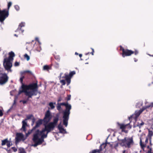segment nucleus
<instances>
[{"instance_id": "obj_1", "label": "nucleus", "mask_w": 153, "mask_h": 153, "mask_svg": "<svg viewBox=\"0 0 153 153\" xmlns=\"http://www.w3.org/2000/svg\"><path fill=\"white\" fill-rule=\"evenodd\" d=\"M59 115L58 114L56 115L53 118L52 122H51L45 125L44 128L42 129L41 131L37 129L33 136L32 140L34 143L33 146L36 147L38 145L41 144L44 141V139L47 137L48 134L53 130L57 125L59 120Z\"/></svg>"}, {"instance_id": "obj_2", "label": "nucleus", "mask_w": 153, "mask_h": 153, "mask_svg": "<svg viewBox=\"0 0 153 153\" xmlns=\"http://www.w3.org/2000/svg\"><path fill=\"white\" fill-rule=\"evenodd\" d=\"M61 105L65 107V109L63 112V124L66 127L68 124V121L70 114V110L71 109V106L68 102L61 103Z\"/></svg>"}, {"instance_id": "obj_3", "label": "nucleus", "mask_w": 153, "mask_h": 153, "mask_svg": "<svg viewBox=\"0 0 153 153\" xmlns=\"http://www.w3.org/2000/svg\"><path fill=\"white\" fill-rule=\"evenodd\" d=\"M25 86L26 90L27 91L28 98H32L33 95H36L38 91V86L37 82L32 83L28 85H25Z\"/></svg>"}, {"instance_id": "obj_4", "label": "nucleus", "mask_w": 153, "mask_h": 153, "mask_svg": "<svg viewBox=\"0 0 153 153\" xmlns=\"http://www.w3.org/2000/svg\"><path fill=\"white\" fill-rule=\"evenodd\" d=\"M119 145L127 149L131 148L134 144L132 137H125L123 139L119 140Z\"/></svg>"}, {"instance_id": "obj_5", "label": "nucleus", "mask_w": 153, "mask_h": 153, "mask_svg": "<svg viewBox=\"0 0 153 153\" xmlns=\"http://www.w3.org/2000/svg\"><path fill=\"white\" fill-rule=\"evenodd\" d=\"M120 50L122 51V55L123 57L130 56L133 54H134L135 55H137L139 53V51L137 50H135L134 51H133L127 49H125L121 45L120 46Z\"/></svg>"}, {"instance_id": "obj_6", "label": "nucleus", "mask_w": 153, "mask_h": 153, "mask_svg": "<svg viewBox=\"0 0 153 153\" xmlns=\"http://www.w3.org/2000/svg\"><path fill=\"white\" fill-rule=\"evenodd\" d=\"M52 118V115L51 112L49 110H47L45 114L44 118L42 119L44 126L48 124V123L50 121Z\"/></svg>"}, {"instance_id": "obj_7", "label": "nucleus", "mask_w": 153, "mask_h": 153, "mask_svg": "<svg viewBox=\"0 0 153 153\" xmlns=\"http://www.w3.org/2000/svg\"><path fill=\"white\" fill-rule=\"evenodd\" d=\"M25 78V76H22L20 78V81L21 83L22 84L21 88L22 90H19L18 92V94L19 95L22 93H24L25 95L28 96V93H29L27 92V91L25 87V84L23 83V79Z\"/></svg>"}, {"instance_id": "obj_8", "label": "nucleus", "mask_w": 153, "mask_h": 153, "mask_svg": "<svg viewBox=\"0 0 153 153\" xmlns=\"http://www.w3.org/2000/svg\"><path fill=\"white\" fill-rule=\"evenodd\" d=\"M130 122L126 125L123 123H120L119 122L117 123V127L120 129L121 130L122 132H124L126 133H127L128 131L125 130L126 127L128 126V128L131 129V126L130 125Z\"/></svg>"}, {"instance_id": "obj_9", "label": "nucleus", "mask_w": 153, "mask_h": 153, "mask_svg": "<svg viewBox=\"0 0 153 153\" xmlns=\"http://www.w3.org/2000/svg\"><path fill=\"white\" fill-rule=\"evenodd\" d=\"M26 139L24 134L21 133H17L16 134V137L15 138V143L17 144L20 141H24Z\"/></svg>"}, {"instance_id": "obj_10", "label": "nucleus", "mask_w": 153, "mask_h": 153, "mask_svg": "<svg viewBox=\"0 0 153 153\" xmlns=\"http://www.w3.org/2000/svg\"><path fill=\"white\" fill-rule=\"evenodd\" d=\"M33 115L32 114H30L26 116V118L22 122V127L21 129V130H23L25 132L26 129V127L27 126V123L26 121L29 119H31L32 117H33Z\"/></svg>"}, {"instance_id": "obj_11", "label": "nucleus", "mask_w": 153, "mask_h": 153, "mask_svg": "<svg viewBox=\"0 0 153 153\" xmlns=\"http://www.w3.org/2000/svg\"><path fill=\"white\" fill-rule=\"evenodd\" d=\"M8 77L6 74H0V84L3 85L8 81Z\"/></svg>"}, {"instance_id": "obj_12", "label": "nucleus", "mask_w": 153, "mask_h": 153, "mask_svg": "<svg viewBox=\"0 0 153 153\" xmlns=\"http://www.w3.org/2000/svg\"><path fill=\"white\" fill-rule=\"evenodd\" d=\"M76 74L75 71H71L68 75L65 74V79L67 82V85H68L70 84L71 82V79L72 76Z\"/></svg>"}, {"instance_id": "obj_13", "label": "nucleus", "mask_w": 153, "mask_h": 153, "mask_svg": "<svg viewBox=\"0 0 153 153\" xmlns=\"http://www.w3.org/2000/svg\"><path fill=\"white\" fill-rule=\"evenodd\" d=\"M3 65L4 68L7 70H10L12 66V63L10 62V60L7 59V58L4 59Z\"/></svg>"}, {"instance_id": "obj_14", "label": "nucleus", "mask_w": 153, "mask_h": 153, "mask_svg": "<svg viewBox=\"0 0 153 153\" xmlns=\"http://www.w3.org/2000/svg\"><path fill=\"white\" fill-rule=\"evenodd\" d=\"M107 144H109V143L106 142L105 143H103L99 147V149H96L92 150L90 151L89 153H101V151L102 150V147L105 148L107 146Z\"/></svg>"}, {"instance_id": "obj_15", "label": "nucleus", "mask_w": 153, "mask_h": 153, "mask_svg": "<svg viewBox=\"0 0 153 153\" xmlns=\"http://www.w3.org/2000/svg\"><path fill=\"white\" fill-rule=\"evenodd\" d=\"M141 113L142 112L140 110L138 111H136L134 114H132L130 117H129L128 119L130 121V123L131 122L132 119L136 120L137 118L139 117Z\"/></svg>"}, {"instance_id": "obj_16", "label": "nucleus", "mask_w": 153, "mask_h": 153, "mask_svg": "<svg viewBox=\"0 0 153 153\" xmlns=\"http://www.w3.org/2000/svg\"><path fill=\"white\" fill-rule=\"evenodd\" d=\"M25 23L21 22L20 23L18 26L17 29L15 30V32H18L19 33H22L24 32V30H22V28L25 26Z\"/></svg>"}, {"instance_id": "obj_17", "label": "nucleus", "mask_w": 153, "mask_h": 153, "mask_svg": "<svg viewBox=\"0 0 153 153\" xmlns=\"http://www.w3.org/2000/svg\"><path fill=\"white\" fill-rule=\"evenodd\" d=\"M148 139L147 137H146L145 142V143H143L142 142L141 138H140V146L141 148L144 150V148L146 146V144L148 143Z\"/></svg>"}, {"instance_id": "obj_18", "label": "nucleus", "mask_w": 153, "mask_h": 153, "mask_svg": "<svg viewBox=\"0 0 153 153\" xmlns=\"http://www.w3.org/2000/svg\"><path fill=\"white\" fill-rule=\"evenodd\" d=\"M153 107V102L150 103L149 105H147L143 107L142 108L139 110L142 113L145 109L149 108H152Z\"/></svg>"}, {"instance_id": "obj_19", "label": "nucleus", "mask_w": 153, "mask_h": 153, "mask_svg": "<svg viewBox=\"0 0 153 153\" xmlns=\"http://www.w3.org/2000/svg\"><path fill=\"white\" fill-rule=\"evenodd\" d=\"M43 122V120L42 119H40L36 122V125L33 128V129L35 130L36 128L39 127L42 124Z\"/></svg>"}, {"instance_id": "obj_20", "label": "nucleus", "mask_w": 153, "mask_h": 153, "mask_svg": "<svg viewBox=\"0 0 153 153\" xmlns=\"http://www.w3.org/2000/svg\"><path fill=\"white\" fill-rule=\"evenodd\" d=\"M9 54V56L8 58H7V59H8L10 60H13V58L15 56V54L13 51L10 52Z\"/></svg>"}, {"instance_id": "obj_21", "label": "nucleus", "mask_w": 153, "mask_h": 153, "mask_svg": "<svg viewBox=\"0 0 153 153\" xmlns=\"http://www.w3.org/2000/svg\"><path fill=\"white\" fill-rule=\"evenodd\" d=\"M152 136H153V132L149 129V133L147 135V137L149 138V139H152Z\"/></svg>"}, {"instance_id": "obj_22", "label": "nucleus", "mask_w": 153, "mask_h": 153, "mask_svg": "<svg viewBox=\"0 0 153 153\" xmlns=\"http://www.w3.org/2000/svg\"><path fill=\"white\" fill-rule=\"evenodd\" d=\"M34 130H35L34 129H33V128L31 130H29L28 131V132L27 133H26L25 134V137H26V138L27 137H28L29 135L32 133V131H33Z\"/></svg>"}, {"instance_id": "obj_23", "label": "nucleus", "mask_w": 153, "mask_h": 153, "mask_svg": "<svg viewBox=\"0 0 153 153\" xmlns=\"http://www.w3.org/2000/svg\"><path fill=\"white\" fill-rule=\"evenodd\" d=\"M8 140L7 138H6L4 140H2L1 145L2 146H4L8 142Z\"/></svg>"}, {"instance_id": "obj_24", "label": "nucleus", "mask_w": 153, "mask_h": 153, "mask_svg": "<svg viewBox=\"0 0 153 153\" xmlns=\"http://www.w3.org/2000/svg\"><path fill=\"white\" fill-rule=\"evenodd\" d=\"M26 73H28L29 74H30L31 75H32V72L30 71H24L23 72L21 73V77H22V76H23V74H24Z\"/></svg>"}, {"instance_id": "obj_25", "label": "nucleus", "mask_w": 153, "mask_h": 153, "mask_svg": "<svg viewBox=\"0 0 153 153\" xmlns=\"http://www.w3.org/2000/svg\"><path fill=\"white\" fill-rule=\"evenodd\" d=\"M144 124V123L143 121H142L141 123H138L136 126L139 127L140 128Z\"/></svg>"}, {"instance_id": "obj_26", "label": "nucleus", "mask_w": 153, "mask_h": 153, "mask_svg": "<svg viewBox=\"0 0 153 153\" xmlns=\"http://www.w3.org/2000/svg\"><path fill=\"white\" fill-rule=\"evenodd\" d=\"M61 103H58V105L56 107V108L57 110L58 111H60L61 109V105H61Z\"/></svg>"}, {"instance_id": "obj_27", "label": "nucleus", "mask_w": 153, "mask_h": 153, "mask_svg": "<svg viewBox=\"0 0 153 153\" xmlns=\"http://www.w3.org/2000/svg\"><path fill=\"white\" fill-rule=\"evenodd\" d=\"M12 144L11 141L8 140V142L7 144V146L8 148L10 147L12 145Z\"/></svg>"}, {"instance_id": "obj_28", "label": "nucleus", "mask_w": 153, "mask_h": 153, "mask_svg": "<svg viewBox=\"0 0 153 153\" xmlns=\"http://www.w3.org/2000/svg\"><path fill=\"white\" fill-rule=\"evenodd\" d=\"M49 105L52 109H53L55 108V106L53 104L52 102H50Z\"/></svg>"}, {"instance_id": "obj_29", "label": "nucleus", "mask_w": 153, "mask_h": 153, "mask_svg": "<svg viewBox=\"0 0 153 153\" xmlns=\"http://www.w3.org/2000/svg\"><path fill=\"white\" fill-rule=\"evenodd\" d=\"M50 69V67L48 65H45L43 66V69L44 70H48Z\"/></svg>"}, {"instance_id": "obj_30", "label": "nucleus", "mask_w": 153, "mask_h": 153, "mask_svg": "<svg viewBox=\"0 0 153 153\" xmlns=\"http://www.w3.org/2000/svg\"><path fill=\"white\" fill-rule=\"evenodd\" d=\"M24 58H26L27 61L29 60L30 57L27 54H25L24 55Z\"/></svg>"}, {"instance_id": "obj_31", "label": "nucleus", "mask_w": 153, "mask_h": 153, "mask_svg": "<svg viewBox=\"0 0 153 153\" xmlns=\"http://www.w3.org/2000/svg\"><path fill=\"white\" fill-rule=\"evenodd\" d=\"M59 131L61 133H64L66 132L65 130V129L63 128H61L59 130Z\"/></svg>"}, {"instance_id": "obj_32", "label": "nucleus", "mask_w": 153, "mask_h": 153, "mask_svg": "<svg viewBox=\"0 0 153 153\" xmlns=\"http://www.w3.org/2000/svg\"><path fill=\"white\" fill-rule=\"evenodd\" d=\"M60 82L62 85H64L65 84V80H60Z\"/></svg>"}, {"instance_id": "obj_33", "label": "nucleus", "mask_w": 153, "mask_h": 153, "mask_svg": "<svg viewBox=\"0 0 153 153\" xmlns=\"http://www.w3.org/2000/svg\"><path fill=\"white\" fill-rule=\"evenodd\" d=\"M14 8L17 11L19 10L20 8L19 6L18 5H15L14 6Z\"/></svg>"}, {"instance_id": "obj_34", "label": "nucleus", "mask_w": 153, "mask_h": 153, "mask_svg": "<svg viewBox=\"0 0 153 153\" xmlns=\"http://www.w3.org/2000/svg\"><path fill=\"white\" fill-rule=\"evenodd\" d=\"M20 152V153H26L24 149H19Z\"/></svg>"}, {"instance_id": "obj_35", "label": "nucleus", "mask_w": 153, "mask_h": 153, "mask_svg": "<svg viewBox=\"0 0 153 153\" xmlns=\"http://www.w3.org/2000/svg\"><path fill=\"white\" fill-rule=\"evenodd\" d=\"M35 121V119L34 117H33V118L32 119V125L33 126L34 124Z\"/></svg>"}, {"instance_id": "obj_36", "label": "nucleus", "mask_w": 153, "mask_h": 153, "mask_svg": "<svg viewBox=\"0 0 153 153\" xmlns=\"http://www.w3.org/2000/svg\"><path fill=\"white\" fill-rule=\"evenodd\" d=\"M55 58L58 61H59L60 59V57L58 56H55Z\"/></svg>"}, {"instance_id": "obj_37", "label": "nucleus", "mask_w": 153, "mask_h": 153, "mask_svg": "<svg viewBox=\"0 0 153 153\" xmlns=\"http://www.w3.org/2000/svg\"><path fill=\"white\" fill-rule=\"evenodd\" d=\"M119 144V143H117L114 145V148L116 149L118 147Z\"/></svg>"}, {"instance_id": "obj_38", "label": "nucleus", "mask_w": 153, "mask_h": 153, "mask_svg": "<svg viewBox=\"0 0 153 153\" xmlns=\"http://www.w3.org/2000/svg\"><path fill=\"white\" fill-rule=\"evenodd\" d=\"M11 149L13 150L14 152H16L17 150V149L14 147H12Z\"/></svg>"}, {"instance_id": "obj_39", "label": "nucleus", "mask_w": 153, "mask_h": 153, "mask_svg": "<svg viewBox=\"0 0 153 153\" xmlns=\"http://www.w3.org/2000/svg\"><path fill=\"white\" fill-rule=\"evenodd\" d=\"M71 95H68L67 96V97L66 100H67L68 101L71 99Z\"/></svg>"}, {"instance_id": "obj_40", "label": "nucleus", "mask_w": 153, "mask_h": 153, "mask_svg": "<svg viewBox=\"0 0 153 153\" xmlns=\"http://www.w3.org/2000/svg\"><path fill=\"white\" fill-rule=\"evenodd\" d=\"M12 5V3L11 2H9L8 4V8L9 9L10 7Z\"/></svg>"}, {"instance_id": "obj_41", "label": "nucleus", "mask_w": 153, "mask_h": 153, "mask_svg": "<svg viewBox=\"0 0 153 153\" xmlns=\"http://www.w3.org/2000/svg\"><path fill=\"white\" fill-rule=\"evenodd\" d=\"M19 62H15L14 64V65L15 66H19Z\"/></svg>"}, {"instance_id": "obj_42", "label": "nucleus", "mask_w": 153, "mask_h": 153, "mask_svg": "<svg viewBox=\"0 0 153 153\" xmlns=\"http://www.w3.org/2000/svg\"><path fill=\"white\" fill-rule=\"evenodd\" d=\"M62 125H61V123L58 125V128L59 130L60 129V128H62Z\"/></svg>"}, {"instance_id": "obj_43", "label": "nucleus", "mask_w": 153, "mask_h": 153, "mask_svg": "<svg viewBox=\"0 0 153 153\" xmlns=\"http://www.w3.org/2000/svg\"><path fill=\"white\" fill-rule=\"evenodd\" d=\"M91 49L92 50V51L90 53L92 55H94V49L93 48H91Z\"/></svg>"}, {"instance_id": "obj_44", "label": "nucleus", "mask_w": 153, "mask_h": 153, "mask_svg": "<svg viewBox=\"0 0 153 153\" xmlns=\"http://www.w3.org/2000/svg\"><path fill=\"white\" fill-rule=\"evenodd\" d=\"M147 148L148 149H149V150H150V149H152V147L150 146H147Z\"/></svg>"}, {"instance_id": "obj_45", "label": "nucleus", "mask_w": 153, "mask_h": 153, "mask_svg": "<svg viewBox=\"0 0 153 153\" xmlns=\"http://www.w3.org/2000/svg\"><path fill=\"white\" fill-rule=\"evenodd\" d=\"M3 115V113L2 110H0V117L2 116Z\"/></svg>"}, {"instance_id": "obj_46", "label": "nucleus", "mask_w": 153, "mask_h": 153, "mask_svg": "<svg viewBox=\"0 0 153 153\" xmlns=\"http://www.w3.org/2000/svg\"><path fill=\"white\" fill-rule=\"evenodd\" d=\"M152 149H150V150H149L148 151L147 153H153L152 152Z\"/></svg>"}, {"instance_id": "obj_47", "label": "nucleus", "mask_w": 153, "mask_h": 153, "mask_svg": "<svg viewBox=\"0 0 153 153\" xmlns=\"http://www.w3.org/2000/svg\"><path fill=\"white\" fill-rule=\"evenodd\" d=\"M122 153H128L126 150H124L122 151Z\"/></svg>"}, {"instance_id": "obj_48", "label": "nucleus", "mask_w": 153, "mask_h": 153, "mask_svg": "<svg viewBox=\"0 0 153 153\" xmlns=\"http://www.w3.org/2000/svg\"><path fill=\"white\" fill-rule=\"evenodd\" d=\"M35 40L37 41L38 42H39V38L37 37H36L35 38Z\"/></svg>"}, {"instance_id": "obj_49", "label": "nucleus", "mask_w": 153, "mask_h": 153, "mask_svg": "<svg viewBox=\"0 0 153 153\" xmlns=\"http://www.w3.org/2000/svg\"><path fill=\"white\" fill-rule=\"evenodd\" d=\"M151 140L152 139H149V141H150V146L152 147V142H151Z\"/></svg>"}, {"instance_id": "obj_50", "label": "nucleus", "mask_w": 153, "mask_h": 153, "mask_svg": "<svg viewBox=\"0 0 153 153\" xmlns=\"http://www.w3.org/2000/svg\"><path fill=\"white\" fill-rule=\"evenodd\" d=\"M22 102L23 104H24L27 103V101L26 100H23Z\"/></svg>"}, {"instance_id": "obj_51", "label": "nucleus", "mask_w": 153, "mask_h": 153, "mask_svg": "<svg viewBox=\"0 0 153 153\" xmlns=\"http://www.w3.org/2000/svg\"><path fill=\"white\" fill-rule=\"evenodd\" d=\"M63 74V73H60V76H59V79H61V76Z\"/></svg>"}, {"instance_id": "obj_52", "label": "nucleus", "mask_w": 153, "mask_h": 153, "mask_svg": "<svg viewBox=\"0 0 153 153\" xmlns=\"http://www.w3.org/2000/svg\"><path fill=\"white\" fill-rule=\"evenodd\" d=\"M134 61L135 62H137L138 61L137 59L136 58H134Z\"/></svg>"}, {"instance_id": "obj_53", "label": "nucleus", "mask_w": 153, "mask_h": 153, "mask_svg": "<svg viewBox=\"0 0 153 153\" xmlns=\"http://www.w3.org/2000/svg\"><path fill=\"white\" fill-rule=\"evenodd\" d=\"M61 100H62L61 98V97H60L58 100V102H60Z\"/></svg>"}, {"instance_id": "obj_54", "label": "nucleus", "mask_w": 153, "mask_h": 153, "mask_svg": "<svg viewBox=\"0 0 153 153\" xmlns=\"http://www.w3.org/2000/svg\"><path fill=\"white\" fill-rule=\"evenodd\" d=\"M55 64H56V67H59V63H56V62L55 63Z\"/></svg>"}, {"instance_id": "obj_55", "label": "nucleus", "mask_w": 153, "mask_h": 153, "mask_svg": "<svg viewBox=\"0 0 153 153\" xmlns=\"http://www.w3.org/2000/svg\"><path fill=\"white\" fill-rule=\"evenodd\" d=\"M79 56L80 57H81L82 56V54H79Z\"/></svg>"}, {"instance_id": "obj_56", "label": "nucleus", "mask_w": 153, "mask_h": 153, "mask_svg": "<svg viewBox=\"0 0 153 153\" xmlns=\"http://www.w3.org/2000/svg\"><path fill=\"white\" fill-rule=\"evenodd\" d=\"M14 35V36H16V37H18V36H17L16 34H15Z\"/></svg>"}, {"instance_id": "obj_57", "label": "nucleus", "mask_w": 153, "mask_h": 153, "mask_svg": "<svg viewBox=\"0 0 153 153\" xmlns=\"http://www.w3.org/2000/svg\"><path fill=\"white\" fill-rule=\"evenodd\" d=\"M89 52H88V53H86V54H86V55H88V54H89Z\"/></svg>"}, {"instance_id": "obj_58", "label": "nucleus", "mask_w": 153, "mask_h": 153, "mask_svg": "<svg viewBox=\"0 0 153 153\" xmlns=\"http://www.w3.org/2000/svg\"><path fill=\"white\" fill-rule=\"evenodd\" d=\"M14 103L15 104V103H16V100H14Z\"/></svg>"}, {"instance_id": "obj_59", "label": "nucleus", "mask_w": 153, "mask_h": 153, "mask_svg": "<svg viewBox=\"0 0 153 153\" xmlns=\"http://www.w3.org/2000/svg\"><path fill=\"white\" fill-rule=\"evenodd\" d=\"M62 78H65V76H64L62 77Z\"/></svg>"}, {"instance_id": "obj_60", "label": "nucleus", "mask_w": 153, "mask_h": 153, "mask_svg": "<svg viewBox=\"0 0 153 153\" xmlns=\"http://www.w3.org/2000/svg\"><path fill=\"white\" fill-rule=\"evenodd\" d=\"M75 54H77V55H78V53H77V52H76V53H75Z\"/></svg>"}, {"instance_id": "obj_61", "label": "nucleus", "mask_w": 153, "mask_h": 153, "mask_svg": "<svg viewBox=\"0 0 153 153\" xmlns=\"http://www.w3.org/2000/svg\"><path fill=\"white\" fill-rule=\"evenodd\" d=\"M150 56H152L153 57V55H149Z\"/></svg>"}, {"instance_id": "obj_62", "label": "nucleus", "mask_w": 153, "mask_h": 153, "mask_svg": "<svg viewBox=\"0 0 153 153\" xmlns=\"http://www.w3.org/2000/svg\"><path fill=\"white\" fill-rule=\"evenodd\" d=\"M34 42V41H33V40L32 41V42H31V43H32V42Z\"/></svg>"}, {"instance_id": "obj_63", "label": "nucleus", "mask_w": 153, "mask_h": 153, "mask_svg": "<svg viewBox=\"0 0 153 153\" xmlns=\"http://www.w3.org/2000/svg\"><path fill=\"white\" fill-rule=\"evenodd\" d=\"M152 120H153V118Z\"/></svg>"}]
</instances>
